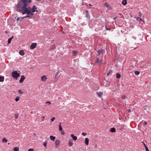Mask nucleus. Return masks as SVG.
Masks as SVG:
<instances>
[{"mask_svg":"<svg viewBox=\"0 0 151 151\" xmlns=\"http://www.w3.org/2000/svg\"><path fill=\"white\" fill-rule=\"evenodd\" d=\"M34 150L33 149H29L28 151H34Z\"/></svg>","mask_w":151,"mask_h":151,"instance_id":"44","label":"nucleus"},{"mask_svg":"<svg viewBox=\"0 0 151 151\" xmlns=\"http://www.w3.org/2000/svg\"><path fill=\"white\" fill-rule=\"evenodd\" d=\"M106 29L107 30H110V29H108L107 28H106Z\"/></svg>","mask_w":151,"mask_h":151,"instance_id":"52","label":"nucleus"},{"mask_svg":"<svg viewBox=\"0 0 151 151\" xmlns=\"http://www.w3.org/2000/svg\"><path fill=\"white\" fill-rule=\"evenodd\" d=\"M34 135H35V134L34 133Z\"/></svg>","mask_w":151,"mask_h":151,"instance_id":"55","label":"nucleus"},{"mask_svg":"<svg viewBox=\"0 0 151 151\" xmlns=\"http://www.w3.org/2000/svg\"><path fill=\"white\" fill-rule=\"evenodd\" d=\"M99 59L98 58L95 61V62L96 63H99Z\"/></svg>","mask_w":151,"mask_h":151,"instance_id":"33","label":"nucleus"},{"mask_svg":"<svg viewBox=\"0 0 151 151\" xmlns=\"http://www.w3.org/2000/svg\"><path fill=\"white\" fill-rule=\"evenodd\" d=\"M72 141V140L71 139H70L69 140L68 145L70 146V147H71L73 144V143Z\"/></svg>","mask_w":151,"mask_h":151,"instance_id":"14","label":"nucleus"},{"mask_svg":"<svg viewBox=\"0 0 151 151\" xmlns=\"http://www.w3.org/2000/svg\"><path fill=\"white\" fill-rule=\"evenodd\" d=\"M14 151H18L19 150V148L17 147H15L13 148Z\"/></svg>","mask_w":151,"mask_h":151,"instance_id":"23","label":"nucleus"},{"mask_svg":"<svg viewBox=\"0 0 151 151\" xmlns=\"http://www.w3.org/2000/svg\"><path fill=\"white\" fill-rule=\"evenodd\" d=\"M19 53L20 55L22 56L24 55L25 54L24 51L23 50H19Z\"/></svg>","mask_w":151,"mask_h":151,"instance_id":"11","label":"nucleus"},{"mask_svg":"<svg viewBox=\"0 0 151 151\" xmlns=\"http://www.w3.org/2000/svg\"><path fill=\"white\" fill-rule=\"evenodd\" d=\"M104 5L108 9L110 10L111 9V6L108 3H105L104 4Z\"/></svg>","mask_w":151,"mask_h":151,"instance_id":"6","label":"nucleus"},{"mask_svg":"<svg viewBox=\"0 0 151 151\" xmlns=\"http://www.w3.org/2000/svg\"><path fill=\"white\" fill-rule=\"evenodd\" d=\"M45 117V116H42V117H41V119H42V121H43L44 120Z\"/></svg>","mask_w":151,"mask_h":151,"instance_id":"43","label":"nucleus"},{"mask_svg":"<svg viewBox=\"0 0 151 151\" xmlns=\"http://www.w3.org/2000/svg\"><path fill=\"white\" fill-rule=\"evenodd\" d=\"M25 77H24V75L22 76L21 78L19 80V82L20 83H22L25 79Z\"/></svg>","mask_w":151,"mask_h":151,"instance_id":"7","label":"nucleus"},{"mask_svg":"<svg viewBox=\"0 0 151 151\" xmlns=\"http://www.w3.org/2000/svg\"><path fill=\"white\" fill-rule=\"evenodd\" d=\"M143 124L144 125H145L147 124V123L146 122L144 121Z\"/></svg>","mask_w":151,"mask_h":151,"instance_id":"39","label":"nucleus"},{"mask_svg":"<svg viewBox=\"0 0 151 151\" xmlns=\"http://www.w3.org/2000/svg\"><path fill=\"white\" fill-rule=\"evenodd\" d=\"M89 6H92V5L91 4H89Z\"/></svg>","mask_w":151,"mask_h":151,"instance_id":"54","label":"nucleus"},{"mask_svg":"<svg viewBox=\"0 0 151 151\" xmlns=\"http://www.w3.org/2000/svg\"><path fill=\"white\" fill-rule=\"evenodd\" d=\"M12 76L14 78H16V79L20 76V75L19 73H18L17 71H14L12 73Z\"/></svg>","mask_w":151,"mask_h":151,"instance_id":"2","label":"nucleus"},{"mask_svg":"<svg viewBox=\"0 0 151 151\" xmlns=\"http://www.w3.org/2000/svg\"><path fill=\"white\" fill-rule=\"evenodd\" d=\"M6 33H7V31H6Z\"/></svg>","mask_w":151,"mask_h":151,"instance_id":"56","label":"nucleus"},{"mask_svg":"<svg viewBox=\"0 0 151 151\" xmlns=\"http://www.w3.org/2000/svg\"><path fill=\"white\" fill-rule=\"evenodd\" d=\"M144 145L145 146H145H146L145 145V143H144Z\"/></svg>","mask_w":151,"mask_h":151,"instance_id":"51","label":"nucleus"},{"mask_svg":"<svg viewBox=\"0 0 151 151\" xmlns=\"http://www.w3.org/2000/svg\"><path fill=\"white\" fill-rule=\"evenodd\" d=\"M78 51L76 50H73L72 51V53L73 55L76 56L77 55Z\"/></svg>","mask_w":151,"mask_h":151,"instance_id":"16","label":"nucleus"},{"mask_svg":"<svg viewBox=\"0 0 151 151\" xmlns=\"http://www.w3.org/2000/svg\"><path fill=\"white\" fill-rule=\"evenodd\" d=\"M61 123H60L59 125V131H62V128L61 125Z\"/></svg>","mask_w":151,"mask_h":151,"instance_id":"24","label":"nucleus"},{"mask_svg":"<svg viewBox=\"0 0 151 151\" xmlns=\"http://www.w3.org/2000/svg\"><path fill=\"white\" fill-rule=\"evenodd\" d=\"M14 38L13 36H12L11 38H9L8 40V43L9 44L11 43L12 40Z\"/></svg>","mask_w":151,"mask_h":151,"instance_id":"17","label":"nucleus"},{"mask_svg":"<svg viewBox=\"0 0 151 151\" xmlns=\"http://www.w3.org/2000/svg\"><path fill=\"white\" fill-rule=\"evenodd\" d=\"M145 149H146V151H149V150H148V147L147 146H145Z\"/></svg>","mask_w":151,"mask_h":151,"instance_id":"40","label":"nucleus"},{"mask_svg":"<svg viewBox=\"0 0 151 151\" xmlns=\"http://www.w3.org/2000/svg\"><path fill=\"white\" fill-rule=\"evenodd\" d=\"M18 93L20 94H22V92L21 91V90L19 89L18 91Z\"/></svg>","mask_w":151,"mask_h":151,"instance_id":"37","label":"nucleus"},{"mask_svg":"<svg viewBox=\"0 0 151 151\" xmlns=\"http://www.w3.org/2000/svg\"><path fill=\"white\" fill-rule=\"evenodd\" d=\"M55 45H53L52 47V48H51V49L52 50H53L54 49H55Z\"/></svg>","mask_w":151,"mask_h":151,"instance_id":"36","label":"nucleus"},{"mask_svg":"<svg viewBox=\"0 0 151 151\" xmlns=\"http://www.w3.org/2000/svg\"><path fill=\"white\" fill-rule=\"evenodd\" d=\"M139 73H140L139 72V71H135L134 72V74L137 75H139Z\"/></svg>","mask_w":151,"mask_h":151,"instance_id":"27","label":"nucleus"},{"mask_svg":"<svg viewBox=\"0 0 151 151\" xmlns=\"http://www.w3.org/2000/svg\"><path fill=\"white\" fill-rule=\"evenodd\" d=\"M70 136L72 137V139L74 141H76L77 139V137L76 136H75L73 134H71Z\"/></svg>","mask_w":151,"mask_h":151,"instance_id":"8","label":"nucleus"},{"mask_svg":"<svg viewBox=\"0 0 151 151\" xmlns=\"http://www.w3.org/2000/svg\"><path fill=\"white\" fill-rule=\"evenodd\" d=\"M61 133L63 134V135H64V134H65V132H64L63 131H61Z\"/></svg>","mask_w":151,"mask_h":151,"instance_id":"42","label":"nucleus"},{"mask_svg":"<svg viewBox=\"0 0 151 151\" xmlns=\"http://www.w3.org/2000/svg\"><path fill=\"white\" fill-rule=\"evenodd\" d=\"M89 139L88 138H86L85 139V143L86 145H88V144Z\"/></svg>","mask_w":151,"mask_h":151,"instance_id":"13","label":"nucleus"},{"mask_svg":"<svg viewBox=\"0 0 151 151\" xmlns=\"http://www.w3.org/2000/svg\"><path fill=\"white\" fill-rule=\"evenodd\" d=\"M50 139L51 140L54 141L55 139V137L52 136H50Z\"/></svg>","mask_w":151,"mask_h":151,"instance_id":"22","label":"nucleus"},{"mask_svg":"<svg viewBox=\"0 0 151 151\" xmlns=\"http://www.w3.org/2000/svg\"><path fill=\"white\" fill-rule=\"evenodd\" d=\"M82 134L84 136H85L87 135V134L86 133H82Z\"/></svg>","mask_w":151,"mask_h":151,"instance_id":"41","label":"nucleus"},{"mask_svg":"<svg viewBox=\"0 0 151 151\" xmlns=\"http://www.w3.org/2000/svg\"><path fill=\"white\" fill-rule=\"evenodd\" d=\"M47 79L46 76H44L41 77V80L43 81H45Z\"/></svg>","mask_w":151,"mask_h":151,"instance_id":"10","label":"nucleus"},{"mask_svg":"<svg viewBox=\"0 0 151 151\" xmlns=\"http://www.w3.org/2000/svg\"><path fill=\"white\" fill-rule=\"evenodd\" d=\"M144 67V65L143 64H142L140 65V68H143Z\"/></svg>","mask_w":151,"mask_h":151,"instance_id":"34","label":"nucleus"},{"mask_svg":"<svg viewBox=\"0 0 151 151\" xmlns=\"http://www.w3.org/2000/svg\"><path fill=\"white\" fill-rule=\"evenodd\" d=\"M112 72V71L111 70H109V73H107V76H109V74L111 73Z\"/></svg>","mask_w":151,"mask_h":151,"instance_id":"35","label":"nucleus"},{"mask_svg":"<svg viewBox=\"0 0 151 151\" xmlns=\"http://www.w3.org/2000/svg\"><path fill=\"white\" fill-rule=\"evenodd\" d=\"M55 119V117H53L51 119V122H53Z\"/></svg>","mask_w":151,"mask_h":151,"instance_id":"30","label":"nucleus"},{"mask_svg":"<svg viewBox=\"0 0 151 151\" xmlns=\"http://www.w3.org/2000/svg\"><path fill=\"white\" fill-rule=\"evenodd\" d=\"M128 111L129 113H130L131 112V110L130 109H129L128 110Z\"/></svg>","mask_w":151,"mask_h":151,"instance_id":"46","label":"nucleus"},{"mask_svg":"<svg viewBox=\"0 0 151 151\" xmlns=\"http://www.w3.org/2000/svg\"><path fill=\"white\" fill-rule=\"evenodd\" d=\"M60 141L59 140L57 139L55 142V147L56 148L60 146Z\"/></svg>","mask_w":151,"mask_h":151,"instance_id":"4","label":"nucleus"},{"mask_svg":"<svg viewBox=\"0 0 151 151\" xmlns=\"http://www.w3.org/2000/svg\"><path fill=\"white\" fill-rule=\"evenodd\" d=\"M136 19H137V20L138 21H142V19H141V17H138L137 18H136Z\"/></svg>","mask_w":151,"mask_h":151,"instance_id":"26","label":"nucleus"},{"mask_svg":"<svg viewBox=\"0 0 151 151\" xmlns=\"http://www.w3.org/2000/svg\"><path fill=\"white\" fill-rule=\"evenodd\" d=\"M31 2L27 1H19L16 6V10L23 14H29L30 13L33 14V13L35 12H37V8L35 5H34L32 8L29 6V4Z\"/></svg>","mask_w":151,"mask_h":151,"instance_id":"1","label":"nucleus"},{"mask_svg":"<svg viewBox=\"0 0 151 151\" xmlns=\"http://www.w3.org/2000/svg\"><path fill=\"white\" fill-rule=\"evenodd\" d=\"M27 1L28 2H31V0H20L19 1Z\"/></svg>","mask_w":151,"mask_h":151,"instance_id":"32","label":"nucleus"},{"mask_svg":"<svg viewBox=\"0 0 151 151\" xmlns=\"http://www.w3.org/2000/svg\"><path fill=\"white\" fill-rule=\"evenodd\" d=\"M139 16H141L142 15V13L140 12H139Z\"/></svg>","mask_w":151,"mask_h":151,"instance_id":"45","label":"nucleus"},{"mask_svg":"<svg viewBox=\"0 0 151 151\" xmlns=\"http://www.w3.org/2000/svg\"><path fill=\"white\" fill-rule=\"evenodd\" d=\"M2 142H7V140L5 138H3L2 139Z\"/></svg>","mask_w":151,"mask_h":151,"instance_id":"25","label":"nucleus"},{"mask_svg":"<svg viewBox=\"0 0 151 151\" xmlns=\"http://www.w3.org/2000/svg\"><path fill=\"white\" fill-rule=\"evenodd\" d=\"M116 131V129L114 127H112L110 129V131L112 132H115Z\"/></svg>","mask_w":151,"mask_h":151,"instance_id":"18","label":"nucleus"},{"mask_svg":"<svg viewBox=\"0 0 151 151\" xmlns=\"http://www.w3.org/2000/svg\"><path fill=\"white\" fill-rule=\"evenodd\" d=\"M4 80V76H0V82H3Z\"/></svg>","mask_w":151,"mask_h":151,"instance_id":"21","label":"nucleus"},{"mask_svg":"<svg viewBox=\"0 0 151 151\" xmlns=\"http://www.w3.org/2000/svg\"><path fill=\"white\" fill-rule=\"evenodd\" d=\"M21 18H22V17H20V18L18 17L17 19V21H18L19 20V19L20 18L21 19Z\"/></svg>","mask_w":151,"mask_h":151,"instance_id":"49","label":"nucleus"},{"mask_svg":"<svg viewBox=\"0 0 151 151\" xmlns=\"http://www.w3.org/2000/svg\"><path fill=\"white\" fill-rule=\"evenodd\" d=\"M60 73V72L59 71H58L56 73V75H55V76H57V75H58L59 73Z\"/></svg>","mask_w":151,"mask_h":151,"instance_id":"48","label":"nucleus"},{"mask_svg":"<svg viewBox=\"0 0 151 151\" xmlns=\"http://www.w3.org/2000/svg\"><path fill=\"white\" fill-rule=\"evenodd\" d=\"M47 144V143L46 142H44V144H43V146H45L46 147Z\"/></svg>","mask_w":151,"mask_h":151,"instance_id":"38","label":"nucleus"},{"mask_svg":"<svg viewBox=\"0 0 151 151\" xmlns=\"http://www.w3.org/2000/svg\"><path fill=\"white\" fill-rule=\"evenodd\" d=\"M19 97H18L17 96V97L15 99V101H19Z\"/></svg>","mask_w":151,"mask_h":151,"instance_id":"28","label":"nucleus"},{"mask_svg":"<svg viewBox=\"0 0 151 151\" xmlns=\"http://www.w3.org/2000/svg\"><path fill=\"white\" fill-rule=\"evenodd\" d=\"M85 12L86 17L88 18L89 19L90 18V16L88 11V10H86L85 11Z\"/></svg>","mask_w":151,"mask_h":151,"instance_id":"9","label":"nucleus"},{"mask_svg":"<svg viewBox=\"0 0 151 151\" xmlns=\"http://www.w3.org/2000/svg\"><path fill=\"white\" fill-rule=\"evenodd\" d=\"M127 1L126 0H123L122 1V4L124 5H125L127 4Z\"/></svg>","mask_w":151,"mask_h":151,"instance_id":"20","label":"nucleus"},{"mask_svg":"<svg viewBox=\"0 0 151 151\" xmlns=\"http://www.w3.org/2000/svg\"><path fill=\"white\" fill-rule=\"evenodd\" d=\"M122 99H126V96H125V95H124V96H122Z\"/></svg>","mask_w":151,"mask_h":151,"instance_id":"31","label":"nucleus"},{"mask_svg":"<svg viewBox=\"0 0 151 151\" xmlns=\"http://www.w3.org/2000/svg\"><path fill=\"white\" fill-rule=\"evenodd\" d=\"M116 78L118 79L120 78L121 77V75L119 73H117L116 74Z\"/></svg>","mask_w":151,"mask_h":151,"instance_id":"19","label":"nucleus"},{"mask_svg":"<svg viewBox=\"0 0 151 151\" xmlns=\"http://www.w3.org/2000/svg\"><path fill=\"white\" fill-rule=\"evenodd\" d=\"M15 119H17L18 118L19 115L17 113H16L15 114Z\"/></svg>","mask_w":151,"mask_h":151,"instance_id":"29","label":"nucleus"},{"mask_svg":"<svg viewBox=\"0 0 151 151\" xmlns=\"http://www.w3.org/2000/svg\"><path fill=\"white\" fill-rule=\"evenodd\" d=\"M97 52L99 55H100L101 53H103L104 52V50L102 49H101L98 50Z\"/></svg>","mask_w":151,"mask_h":151,"instance_id":"12","label":"nucleus"},{"mask_svg":"<svg viewBox=\"0 0 151 151\" xmlns=\"http://www.w3.org/2000/svg\"><path fill=\"white\" fill-rule=\"evenodd\" d=\"M40 0H36V1H39Z\"/></svg>","mask_w":151,"mask_h":151,"instance_id":"53","label":"nucleus"},{"mask_svg":"<svg viewBox=\"0 0 151 151\" xmlns=\"http://www.w3.org/2000/svg\"><path fill=\"white\" fill-rule=\"evenodd\" d=\"M37 45V44L35 43H32L30 46V49H33L35 48Z\"/></svg>","mask_w":151,"mask_h":151,"instance_id":"5","label":"nucleus"},{"mask_svg":"<svg viewBox=\"0 0 151 151\" xmlns=\"http://www.w3.org/2000/svg\"><path fill=\"white\" fill-rule=\"evenodd\" d=\"M33 15V14L31 13H30L29 14H27L26 16L23 17L22 18H21V19L20 20V21H21L22 19L25 18L29 17L30 18H32V17Z\"/></svg>","mask_w":151,"mask_h":151,"instance_id":"3","label":"nucleus"},{"mask_svg":"<svg viewBox=\"0 0 151 151\" xmlns=\"http://www.w3.org/2000/svg\"><path fill=\"white\" fill-rule=\"evenodd\" d=\"M96 93L100 97H101L102 95V93L101 92H96Z\"/></svg>","mask_w":151,"mask_h":151,"instance_id":"15","label":"nucleus"},{"mask_svg":"<svg viewBox=\"0 0 151 151\" xmlns=\"http://www.w3.org/2000/svg\"><path fill=\"white\" fill-rule=\"evenodd\" d=\"M62 33L63 34H64V33H65V32H64L62 31Z\"/></svg>","mask_w":151,"mask_h":151,"instance_id":"50","label":"nucleus"},{"mask_svg":"<svg viewBox=\"0 0 151 151\" xmlns=\"http://www.w3.org/2000/svg\"><path fill=\"white\" fill-rule=\"evenodd\" d=\"M46 104H51V103L50 101H47L46 102Z\"/></svg>","mask_w":151,"mask_h":151,"instance_id":"47","label":"nucleus"}]
</instances>
